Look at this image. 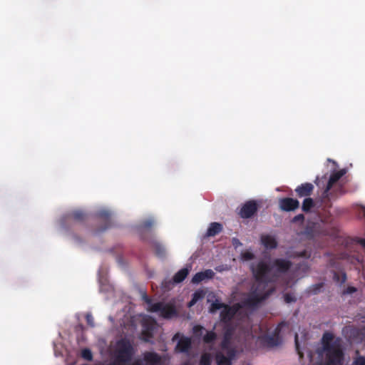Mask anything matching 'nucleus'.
<instances>
[{"mask_svg":"<svg viewBox=\"0 0 365 365\" xmlns=\"http://www.w3.org/2000/svg\"><path fill=\"white\" fill-rule=\"evenodd\" d=\"M252 275L259 283L268 284L276 280V274H273L272 265L261 259L250 264Z\"/></svg>","mask_w":365,"mask_h":365,"instance_id":"nucleus-1","label":"nucleus"},{"mask_svg":"<svg viewBox=\"0 0 365 365\" xmlns=\"http://www.w3.org/2000/svg\"><path fill=\"white\" fill-rule=\"evenodd\" d=\"M318 354L323 357V361L317 365H343L344 364V352L341 343L320 350Z\"/></svg>","mask_w":365,"mask_h":365,"instance_id":"nucleus-2","label":"nucleus"},{"mask_svg":"<svg viewBox=\"0 0 365 365\" xmlns=\"http://www.w3.org/2000/svg\"><path fill=\"white\" fill-rule=\"evenodd\" d=\"M148 310L150 312H160V316L166 319H170L177 314L174 305L163 304V302H157L154 303V304H151Z\"/></svg>","mask_w":365,"mask_h":365,"instance_id":"nucleus-3","label":"nucleus"},{"mask_svg":"<svg viewBox=\"0 0 365 365\" xmlns=\"http://www.w3.org/2000/svg\"><path fill=\"white\" fill-rule=\"evenodd\" d=\"M284 324V322L279 323L274 329V334L272 335H264L260 337L261 343L264 346L269 348L279 345L281 344L279 333L281 331L282 327Z\"/></svg>","mask_w":365,"mask_h":365,"instance_id":"nucleus-4","label":"nucleus"},{"mask_svg":"<svg viewBox=\"0 0 365 365\" xmlns=\"http://www.w3.org/2000/svg\"><path fill=\"white\" fill-rule=\"evenodd\" d=\"M267 297V294H264L262 291H259L257 288L252 287L250 292L245 299V304L248 307H254L264 300Z\"/></svg>","mask_w":365,"mask_h":365,"instance_id":"nucleus-5","label":"nucleus"},{"mask_svg":"<svg viewBox=\"0 0 365 365\" xmlns=\"http://www.w3.org/2000/svg\"><path fill=\"white\" fill-rule=\"evenodd\" d=\"M292 266V262L290 260L277 258L274 259L272 262V267L273 274H276V279L280 274L287 273Z\"/></svg>","mask_w":365,"mask_h":365,"instance_id":"nucleus-6","label":"nucleus"},{"mask_svg":"<svg viewBox=\"0 0 365 365\" xmlns=\"http://www.w3.org/2000/svg\"><path fill=\"white\" fill-rule=\"evenodd\" d=\"M258 205L254 200L247 201L241 207L239 215L243 219L253 217L258 210Z\"/></svg>","mask_w":365,"mask_h":365,"instance_id":"nucleus-7","label":"nucleus"},{"mask_svg":"<svg viewBox=\"0 0 365 365\" xmlns=\"http://www.w3.org/2000/svg\"><path fill=\"white\" fill-rule=\"evenodd\" d=\"M190 272L189 268L184 267L180 269L173 277V282L170 280H165L162 282V289L164 291H167L170 289V286H172L174 283L178 284L182 282L188 275Z\"/></svg>","mask_w":365,"mask_h":365,"instance_id":"nucleus-8","label":"nucleus"},{"mask_svg":"<svg viewBox=\"0 0 365 365\" xmlns=\"http://www.w3.org/2000/svg\"><path fill=\"white\" fill-rule=\"evenodd\" d=\"M234 328L232 325L227 324L223 329V338L220 343L222 350L235 349L230 346L231 339L234 334Z\"/></svg>","mask_w":365,"mask_h":365,"instance_id":"nucleus-9","label":"nucleus"},{"mask_svg":"<svg viewBox=\"0 0 365 365\" xmlns=\"http://www.w3.org/2000/svg\"><path fill=\"white\" fill-rule=\"evenodd\" d=\"M227 356L222 351H217L215 354V361L217 365H232V360L236 354L235 349L225 350Z\"/></svg>","mask_w":365,"mask_h":365,"instance_id":"nucleus-10","label":"nucleus"},{"mask_svg":"<svg viewBox=\"0 0 365 365\" xmlns=\"http://www.w3.org/2000/svg\"><path fill=\"white\" fill-rule=\"evenodd\" d=\"M96 217L103 222V226L97 229L96 233L104 232L111 227V213L108 210H100L96 213Z\"/></svg>","mask_w":365,"mask_h":365,"instance_id":"nucleus-11","label":"nucleus"},{"mask_svg":"<svg viewBox=\"0 0 365 365\" xmlns=\"http://www.w3.org/2000/svg\"><path fill=\"white\" fill-rule=\"evenodd\" d=\"M279 207L286 212L294 211L299 207V202L297 199L284 197L279 200Z\"/></svg>","mask_w":365,"mask_h":365,"instance_id":"nucleus-12","label":"nucleus"},{"mask_svg":"<svg viewBox=\"0 0 365 365\" xmlns=\"http://www.w3.org/2000/svg\"><path fill=\"white\" fill-rule=\"evenodd\" d=\"M346 173L345 170H340L339 171L334 172L332 174H331L329 179L328 180V182L327 184V186L324 191V196L327 197L329 195V190L332 188L333 185L339 180V179L344 175Z\"/></svg>","mask_w":365,"mask_h":365,"instance_id":"nucleus-13","label":"nucleus"},{"mask_svg":"<svg viewBox=\"0 0 365 365\" xmlns=\"http://www.w3.org/2000/svg\"><path fill=\"white\" fill-rule=\"evenodd\" d=\"M314 185L310 182L302 183L295 189L296 195L298 197H309L314 191Z\"/></svg>","mask_w":365,"mask_h":365,"instance_id":"nucleus-14","label":"nucleus"},{"mask_svg":"<svg viewBox=\"0 0 365 365\" xmlns=\"http://www.w3.org/2000/svg\"><path fill=\"white\" fill-rule=\"evenodd\" d=\"M334 336L331 332H325L323 334L322 337V349L324 350L328 348L333 346L334 345H336L341 343V339L337 338L336 339H334Z\"/></svg>","mask_w":365,"mask_h":365,"instance_id":"nucleus-15","label":"nucleus"},{"mask_svg":"<svg viewBox=\"0 0 365 365\" xmlns=\"http://www.w3.org/2000/svg\"><path fill=\"white\" fill-rule=\"evenodd\" d=\"M192 346V341L190 338L187 336H182L176 346H175V351L180 352V353H187Z\"/></svg>","mask_w":365,"mask_h":365,"instance_id":"nucleus-16","label":"nucleus"},{"mask_svg":"<svg viewBox=\"0 0 365 365\" xmlns=\"http://www.w3.org/2000/svg\"><path fill=\"white\" fill-rule=\"evenodd\" d=\"M260 242L267 250L275 249L278 245L276 238L270 235H262L260 236Z\"/></svg>","mask_w":365,"mask_h":365,"instance_id":"nucleus-17","label":"nucleus"},{"mask_svg":"<svg viewBox=\"0 0 365 365\" xmlns=\"http://www.w3.org/2000/svg\"><path fill=\"white\" fill-rule=\"evenodd\" d=\"M215 275V272L212 269H206L204 272L196 273L192 278V283L198 284L205 279H212Z\"/></svg>","mask_w":365,"mask_h":365,"instance_id":"nucleus-18","label":"nucleus"},{"mask_svg":"<svg viewBox=\"0 0 365 365\" xmlns=\"http://www.w3.org/2000/svg\"><path fill=\"white\" fill-rule=\"evenodd\" d=\"M148 242L152 246L155 255L159 258H164L166 255V250L165 247L158 241L155 239L148 240Z\"/></svg>","mask_w":365,"mask_h":365,"instance_id":"nucleus-19","label":"nucleus"},{"mask_svg":"<svg viewBox=\"0 0 365 365\" xmlns=\"http://www.w3.org/2000/svg\"><path fill=\"white\" fill-rule=\"evenodd\" d=\"M86 218V215L82 210H74L68 213L66 219L68 221H74L78 222H83Z\"/></svg>","mask_w":365,"mask_h":365,"instance_id":"nucleus-20","label":"nucleus"},{"mask_svg":"<svg viewBox=\"0 0 365 365\" xmlns=\"http://www.w3.org/2000/svg\"><path fill=\"white\" fill-rule=\"evenodd\" d=\"M222 230V225L219 222H212L210 224V226L207 230L206 236L207 237H214L219 233H220Z\"/></svg>","mask_w":365,"mask_h":365,"instance_id":"nucleus-21","label":"nucleus"},{"mask_svg":"<svg viewBox=\"0 0 365 365\" xmlns=\"http://www.w3.org/2000/svg\"><path fill=\"white\" fill-rule=\"evenodd\" d=\"M223 308V310L220 312V318L222 322L227 323L232 319L235 312L231 307L227 305H225Z\"/></svg>","mask_w":365,"mask_h":365,"instance_id":"nucleus-22","label":"nucleus"},{"mask_svg":"<svg viewBox=\"0 0 365 365\" xmlns=\"http://www.w3.org/2000/svg\"><path fill=\"white\" fill-rule=\"evenodd\" d=\"M205 297V292L202 290L195 291L192 295L191 300L187 303L189 308L193 307L200 299H203Z\"/></svg>","mask_w":365,"mask_h":365,"instance_id":"nucleus-23","label":"nucleus"},{"mask_svg":"<svg viewBox=\"0 0 365 365\" xmlns=\"http://www.w3.org/2000/svg\"><path fill=\"white\" fill-rule=\"evenodd\" d=\"M217 335L213 330L207 331L206 334L202 338V341L206 344H213L217 339Z\"/></svg>","mask_w":365,"mask_h":365,"instance_id":"nucleus-24","label":"nucleus"},{"mask_svg":"<svg viewBox=\"0 0 365 365\" xmlns=\"http://www.w3.org/2000/svg\"><path fill=\"white\" fill-rule=\"evenodd\" d=\"M315 204L312 198L311 197H306L303 202L302 206V210L304 212H310L311 209L314 207Z\"/></svg>","mask_w":365,"mask_h":365,"instance_id":"nucleus-25","label":"nucleus"},{"mask_svg":"<svg viewBox=\"0 0 365 365\" xmlns=\"http://www.w3.org/2000/svg\"><path fill=\"white\" fill-rule=\"evenodd\" d=\"M364 331L360 329H353L351 331V336L355 340L361 341L364 339Z\"/></svg>","mask_w":365,"mask_h":365,"instance_id":"nucleus-26","label":"nucleus"},{"mask_svg":"<svg viewBox=\"0 0 365 365\" xmlns=\"http://www.w3.org/2000/svg\"><path fill=\"white\" fill-rule=\"evenodd\" d=\"M323 287H324L323 282H319V283L313 284L309 287V292L312 294H317L321 292Z\"/></svg>","mask_w":365,"mask_h":365,"instance_id":"nucleus-27","label":"nucleus"},{"mask_svg":"<svg viewBox=\"0 0 365 365\" xmlns=\"http://www.w3.org/2000/svg\"><path fill=\"white\" fill-rule=\"evenodd\" d=\"M155 221L153 219H147L144 220L140 225V228L147 230L151 228L154 225Z\"/></svg>","mask_w":365,"mask_h":365,"instance_id":"nucleus-28","label":"nucleus"},{"mask_svg":"<svg viewBox=\"0 0 365 365\" xmlns=\"http://www.w3.org/2000/svg\"><path fill=\"white\" fill-rule=\"evenodd\" d=\"M240 256H241V259L244 261H250V260L254 259L255 257V255L252 252H250L247 250L242 252L241 253Z\"/></svg>","mask_w":365,"mask_h":365,"instance_id":"nucleus-29","label":"nucleus"},{"mask_svg":"<svg viewBox=\"0 0 365 365\" xmlns=\"http://www.w3.org/2000/svg\"><path fill=\"white\" fill-rule=\"evenodd\" d=\"M81 356L87 361H91L93 359V354L89 349H83L81 351Z\"/></svg>","mask_w":365,"mask_h":365,"instance_id":"nucleus-30","label":"nucleus"},{"mask_svg":"<svg viewBox=\"0 0 365 365\" xmlns=\"http://www.w3.org/2000/svg\"><path fill=\"white\" fill-rule=\"evenodd\" d=\"M211 359L208 354H203L200 360V365H210Z\"/></svg>","mask_w":365,"mask_h":365,"instance_id":"nucleus-31","label":"nucleus"},{"mask_svg":"<svg viewBox=\"0 0 365 365\" xmlns=\"http://www.w3.org/2000/svg\"><path fill=\"white\" fill-rule=\"evenodd\" d=\"M294 257L309 259L311 257V253H310V252H308L307 250H304L301 252H295L294 254Z\"/></svg>","mask_w":365,"mask_h":365,"instance_id":"nucleus-32","label":"nucleus"},{"mask_svg":"<svg viewBox=\"0 0 365 365\" xmlns=\"http://www.w3.org/2000/svg\"><path fill=\"white\" fill-rule=\"evenodd\" d=\"M225 306V304H223V303H220V302H213L211 304L210 312H215L217 310H218V309H220L221 308H223Z\"/></svg>","mask_w":365,"mask_h":365,"instance_id":"nucleus-33","label":"nucleus"},{"mask_svg":"<svg viewBox=\"0 0 365 365\" xmlns=\"http://www.w3.org/2000/svg\"><path fill=\"white\" fill-rule=\"evenodd\" d=\"M351 365H365V356H359L356 357Z\"/></svg>","mask_w":365,"mask_h":365,"instance_id":"nucleus-34","label":"nucleus"},{"mask_svg":"<svg viewBox=\"0 0 365 365\" xmlns=\"http://www.w3.org/2000/svg\"><path fill=\"white\" fill-rule=\"evenodd\" d=\"M86 320L88 326L93 327L95 326L93 317L91 313H88L86 315Z\"/></svg>","mask_w":365,"mask_h":365,"instance_id":"nucleus-35","label":"nucleus"},{"mask_svg":"<svg viewBox=\"0 0 365 365\" xmlns=\"http://www.w3.org/2000/svg\"><path fill=\"white\" fill-rule=\"evenodd\" d=\"M142 299L149 306V307L151 304H154L145 292H142Z\"/></svg>","mask_w":365,"mask_h":365,"instance_id":"nucleus-36","label":"nucleus"},{"mask_svg":"<svg viewBox=\"0 0 365 365\" xmlns=\"http://www.w3.org/2000/svg\"><path fill=\"white\" fill-rule=\"evenodd\" d=\"M284 299L286 303H291L296 301V297L289 293L285 294Z\"/></svg>","mask_w":365,"mask_h":365,"instance_id":"nucleus-37","label":"nucleus"},{"mask_svg":"<svg viewBox=\"0 0 365 365\" xmlns=\"http://www.w3.org/2000/svg\"><path fill=\"white\" fill-rule=\"evenodd\" d=\"M295 346H296V350L297 351V354L299 356V358L302 359L304 357V354L301 351V350L299 349V341H298V335L297 334L295 335Z\"/></svg>","mask_w":365,"mask_h":365,"instance_id":"nucleus-38","label":"nucleus"},{"mask_svg":"<svg viewBox=\"0 0 365 365\" xmlns=\"http://www.w3.org/2000/svg\"><path fill=\"white\" fill-rule=\"evenodd\" d=\"M204 328L200 325H196L193 327V332L197 336H200Z\"/></svg>","mask_w":365,"mask_h":365,"instance_id":"nucleus-39","label":"nucleus"},{"mask_svg":"<svg viewBox=\"0 0 365 365\" xmlns=\"http://www.w3.org/2000/svg\"><path fill=\"white\" fill-rule=\"evenodd\" d=\"M357 291L356 288L354 287H348L346 289L344 290V294H351Z\"/></svg>","mask_w":365,"mask_h":365,"instance_id":"nucleus-40","label":"nucleus"},{"mask_svg":"<svg viewBox=\"0 0 365 365\" xmlns=\"http://www.w3.org/2000/svg\"><path fill=\"white\" fill-rule=\"evenodd\" d=\"M304 220V216L303 214H299L294 217L292 222H303Z\"/></svg>","mask_w":365,"mask_h":365,"instance_id":"nucleus-41","label":"nucleus"},{"mask_svg":"<svg viewBox=\"0 0 365 365\" xmlns=\"http://www.w3.org/2000/svg\"><path fill=\"white\" fill-rule=\"evenodd\" d=\"M232 245L235 247H237L239 246H241L242 245V243L241 242L237 239V238H235L234 237L232 239Z\"/></svg>","mask_w":365,"mask_h":365,"instance_id":"nucleus-42","label":"nucleus"},{"mask_svg":"<svg viewBox=\"0 0 365 365\" xmlns=\"http://www.w3.org/2000/svg\"><path fill=\"white\" fill-rule=\"evenodd\" d=\"M358 242L363 247L365 248V239H359L358 240Z\"/></svg>","mask_w":365,"mask_h":365,"instance_id":"nucleus-43","label":"nucleus"},{"mask_svg":"<svg viewBox=\"0 0 365 365\" xmlns=\"http://www.w3.org/2000/svg\"><path fill=\"white\" fill-rule=\"evenodd\" d=\"M334 279L336 282H339L340 281V276L336 272H334Z\"/></svg>","mask_w":365,"mask_h":365,"instance_id":"nucleus-44","label":"nucleus"},{"mask_svg":"<svg viewBox=\"0 0 365 365\" xmlns=\"http://www.w3.org/2000/svg\"><path fill=\"white\" fill-rule=\"evenodd\" d=\"M346 275L345 273H343L342 275H341V283L343 284L346 282Z\"/></svg>","mask_w":365,"mask_h":365,"instance_id":"nucleus-45","label":"nucleus"},{"mask_svg":"<svg viewBox=\"0 0 365 365\" xmlns=\"http://www.w3.org/2000/svg\"><path fill=\"white\" fill-rule=\"evenodd\" d=\"M318 180H319V178L317 177L314 181V182L317 184V186H319V182H318Z\"/></svg>","mask_w":365,"mask_h":365,"instance_id":"nucleus-46","label":"nucleus"},{"mask_svg":"<svg viewBox=\"0 0 365 365\" xmlns=\"http://www.w3.org/2000/svg\"><path fill=\"white\" fill-rule=\"evenodd\" d=\"M178 336V334H175L173 339L175 340Z\"/></svg>","mask_w":365,"mask_h":365,"instance_id":"nucleus-47","label":"nucleus"}]
</instances>
